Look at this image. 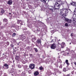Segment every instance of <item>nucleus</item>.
I'll return each mask as SVG.
<instances>
[{"instance_id": "nucleus-56", "label": "nucleus", "mask_w": 76, "mask_h": 76, "mask_svg": "<svg viewBox=\"0 0 76 76\" xmlns=\"http://www.w3.org/2000/svg\"><path fill=\"white\" fill-rule=\"evenodd\" d=\"M67 56H70V54H69V55H67Z\"/></svg>"}, {"instance_id": "nucleus-63", "label": "nucleus", "mask_w": 76, "mask_h": 76, "mask_svg": "<svg viewBox=\"0 0 76 76\" xmlns=\"http://www.w3.org/2000/svg\"><path fill=\"white\" fill-rule=\"evenodd\" d=\"M14 61H13V62L14 63Z\"/></svg>"}, {"instance_id": "nucleus-16", "label": "nucleus", "mask_w": 76, "mask_h": 76, "mask_svg": "<svg viewBox=\"0 0 76 76\" xmlns=\"http://www.w3.org/2000/svg\"><path fill=\"white\" fill-rule=\"evenodd\" d=\"M39 75V72H38L37 71L35 72L34 73V75L35 76H37V75Z\"/></svg>"}, {"instance_id": "nucleus-42", "label": "nucleus", "mask_w": 76, "mask_h": 76, "mask_svg": "<svg viewBox=\"0 0 76 76\" xmlns=\"http://www.w3.org/2000/svg\"><path fill=\"white\" fill-rule=\"evenodd\" d=\"M8 24V23H6L5 24V26H7V25Z\"/></svg>"}, {"instance_id": "nucleus-58", "label": "nucleus", "mask_w": 76, "mask_h": 76, "mask_svg": "<svg viewBox=\"0 0 76 76\" xmlns=\"http://www.w3.org/2000/svg\"><path fill=\"white\" fill-rule=\"evenodd\" d=\"M9 14H10V15L11 14V13H10Z\"/></svg>"}, {"instance_id": "nucleus-57", "label": "nucleus", "mask_w": 76, "mask_h": 76, "mask_svg": "<svg viewBox=\"0 0 76 76\" xmlns=\"http://www.w3.org/2000/svg\"><path fill=\"white\" fill-rule=\"evenodd\" d=\"M4 76H7L6 75H5Z\"/></svg>"}, {"instance_id": "nucleus-28", "label": "nucleus", "mask_w": 76, "mask_h": 76, "mask_svg": "<svg viewBox=\"0 0 76 76\" xmlns=\"http://www.w3.org/2000/svg\"><path fill=\"white\" fill-rule=\"evenodd\" d=\"M10 46L11 47H13H13H14V45H13V44H11L10 45Z\"/></svg>"}, {"instance_id": "nucleus-48", "label": "nucleus", "mask_w": 76, "mask_h": 76, "mask_svg": "<svg viewBox=\"0 0 76 76\" xmlns=\"http://www.w3.org/2000/svg\"><path fill=\"white\" fill-rule=\"evenodd\" d=\"M65 4H68L67 2H65Z\"/></svg>"}, {"instance_id": "nucleus-2", "label": "nucleus", "mask_w": 76, "mask_h": 76, "mask_svg": "<svg viewBox=\"0 0 76 76\" xmlns=\"http://www.w3.org/2000/svg\"><path fill=\"white\" fill-rule=\"evenodd\" d=\"M35 64H31L29 66V67L31 69H34L35 68Z\"/></svg>"}, {"instance_id": "nucleus-21", "label": "nucleus", "mask_w": 76, "mask_h": 76, "mask_svg": "<svg viewBox=\"0 0 76 76\" xmlns=\"http://www.w3.org/2000/svg\"><path fill=\"white\" fill-rule=\"evenodd\" d=\"M61 16H62L63 17H65L66 16V14L65 13H64L63 14H62L61 15Z\"/></svg>"}, {"instance_id": "nucleus-6", "label": "nucleus", "mask_w": 76, "mask_h": 76, "mask_svg": "<svg viewBox=\"0 0 76 76\" xmlns=\"http://www.w3.org/2000/svg\"><path fill=\"white\" fill-rule=\"evenodd\" d=\"M21 39L22 40L25 39L26 38V36H25V35H21Z\"/></svg>"}, {"instance_id": "nucleus-19", "label": "nucleus", "mask_w": 76, "mask_h": 76, "mask_svg": "<svg viewBox=\"0 0 76 76\" xmlns=\"http://www.w3.org/2000/svg\"><path fill=\"white\" fill-rule=\"evenodd\" d=\"M65 62L66 63V64H67V65H69V61H68V60H66Z\"/></svg>"}, {"instance_id": "nucleus-64", "label": "nucleus", "mask_w": 76, "mask_h": 76, "mask_svg": "<svg viewBox=\"0 0 76 76\" xmlns=\"http://www.w3.org/2000/svg\"><path fill=\"white\" fill-rule=\"evenodd\" d=\"M19 72H20V70H19Z\"/></svg>"}, {"instance_id": "nucleus-59", "label": "nucleus", "mask_w": 76, "mask_h": 76, "mask_svg": "<svg viewBox=\"0 0 76 76\" xmlns=\"http://www.w3.org/2000/svg\"><path fill=\"white\" fill-rule=\"evenodd\" d=\"M71 43H70L69 44L70 45L71 44Z\"/></svg>"}, {"instance_id": "nucleus-31", "label": "nucleus", "mask_w": 76, "mask_h": 76, "mask_svg": "<svg viewBox=\"0 0 76 76\" xmlns=\"http://www.w3.org/2000/svg\"><path fill=\"white\" fill-rule=\"evenodd\" d=\"M34 50H35L36 52H38V49L37 48H34Z\"/></svg>"}, {"instance_id": "nucleus-12", "label": "nucleus", "mask_w": 76, "mask_h": 76, "mask_svg": "<svg viewBox=\"0 0 76 76\" xmlns=\"http://www.w3.org/2000/svg\"><path fill=\"white\" fill-rule=\"evenodd\" d=\"M7 4H9L10 5H11V4H12V0H9Z\"/></svg>"}, {"instance_id": "nucleus-29", "label": "nucleus", "mask_w": 76, "mask_h": 76, "mask_svg": "<svg viewBox=\"0 0 76 76\" xmlns=\"http://www.w3.org/2000/svg\"><path fill=\"white\" fill-rule=\"evenodd\" d=\"M18 68H21V67H22L21 65H20V64H19L18 65Z\"/></svg>"}, {"instance_id": "nucleus-61", "label": "nucleus", "mask_w": 76, "mask_h": 76, "mask_svg": "<svg viewBox=\"0 0 76 76\" xmlns=\"http://www.w3.org/2000/svg\"><path fill=\"white\" fill-rule=\"evenodd\" d=\"M67 54H69V53H67Z\"/></svg>"}, {"instance_id": "nucleus-17", "label": "nucleus", "mask_w": 76, "mask_h": 76, "mask_svg": "<svg viewBox=\"0 0 76 76\" xmlns=\"http://www.w3.org/2000/svg\"><path fill=\"white\" fill-rule=\"evenodd\" d=\"M14 72V69H12L10 71V73H13Z\"/></svg>"}, {"instance_id": "nucleus-34", "label": "nucleus", "mask_w": 76, "mask_h": 76, "mask_svg": "<svg viewBox=\"0 0 76 76\" xmlns=\"http://www.w3.org/2000/svg\"><path fill=\"white\" fill-rule=\"evenodd\" d=\"M39 69L40 70H42V69H43V68L41 66L39 67Z\"/></svg>"}, {"instance_id": "nucleus-33", "label": "nucleus", "mask_w": 76, "mask_h": 76, "mask_svg": "<svg viewBox=\"0 0 76 76\" xmlns=\"http://www.w3.org/2000/svg\"><path fill=\"white\" fill-rule=\"evenodd\" d=\"M4 22H7V20L6 19H4Z\"/></svg>"}, {"instance_id": "nucleus-32", "label": "nucleus", "mask_w": 76, "mask_h": 76, "mask_svg": "<svg viewBox=\"0 0 76 76\" xmlns=\"http://www.w3.org/2000/svg\"><path fill=\"white\" fill-rule=\"evenodd\" d=\"M27 67H28V66H24V68L25 69H26L27 68Z\"/></svg>"}, {"instance_id": "nucleus-7", "label": "nucleus", "mask_w": 76, "mask_h": 76, "mask_svg": "<svg viewBox=\"0 0 76 76\" xmlns=\"http://www.w3.org/2000/svg\"><path fill=\"white\" fill-rule=\"evenodd\" d=\"M64 9H62L61 10L60 13V15H63V14H64Z\"/></svg>"}, {"instance_id": "nucleus-3", "label": "nucleus", "mask_w": 76, "mask_h": 76, "mask_svg": "<svg viewBox=\"0 0 76 76\" xmlns=\"http://www.w3.org/2000/svg\"><path fill=\"white\" fill-rule=\"evenodd\" d=\"M74 21H76V20H75V19H74V18H72L71 20H68L67 21V23H72V22H74Z\"/></svg>"}, {"instance_id": "nucleus-54", "label": "nucleus", "mask_w": 76, "mask_h": 76, "mask_svg": "<svg viewBox=\"0 0 76 76\" xmlns=\"http://www.w3.org/2000/svg\"><path fill=\"white\" fill-rule=\"evenodd\" d=\"M58 41H60V39H59L58 40Z\"/></svg>"}, {"instance_id": "nucleus-30", "label": "nucleus", "mask_w": 76, "mask_h": 76, "mask_svg": "<svg viewBox=\"0 0 76 76\" xmlns=\"http://www.w3.org/2000/svg\"><path fill=\"white\" fill-rule=\"evenodd\" d=\"M74 13L76 16V9H75V10L74 12Z\"/></svg>"}, {"instance_id": "nucleus-43", "label": "nucleus", "mask_w": 76, "mask_h": 76, "mask_svg": "<svg viewBox=\"0 0 76 76\" xmlns=\"http://www.w3.org/2000/svg\"><path fill=\"white\" fill-rule=\"evenodd\" d=\"M73 63H74V64H75V66H76V62H74Z\"/></svg>"}, {"instance_id": "nucleus-25", "label": "nucleus", "mask_w": 76, "mask_h": 76, "mask_svg": "<svg viewBox=\"0 0 76 76\" xmlns=\"http://www.w3.org/2000/svg\"><path fill=\"white\" fill-rule=\"evenodd\" d=\"M58 62H59V63H62V61H61V59H58Z\"/></svg>"}, {"instance_id": "nucleus-44", "label": "nucleus", "mask_w": 76, "mask_h": 76, "mask_svg": "<svg viewBox=\"0 0 76 76\" xmlns=\"http://www.w3.org/2000/svg\"><path fill=\"white\" fill-rule=\"evenodd\" d=\"M26 29H27V28H24L23 30V31H24V30H26Z\"/></svg>"}, {"instance_id": "nucleus-15", "label": "nucleus", "mask_w": 76, "mask_h": 76, "mask_svg": "<svg viewBox=\"0 0 76 76\" xmlns=\"http://www.w3.org/2000/svg\"><path fill=\"white\" fill-rule=\"evenodd\" d=\"M26 75V73H25V72H23L21 74V76H25Z\"/></svg>"}, {"instance_id": "nucleus-47", "label": "nucleus", "mask_w": 76, "mask_h": 76, "mask_svg": "<svg viewBox=\"0 0 76 76\" xmlns=\"http://www.w3.org/2000/svg\"><path fill=\"white\" fill-rule=\"evenodd\" d=\"M2 74V73H1V72H0V76H1Z\"/></svg>"}, {"instance_id": "nucleus-13", "label": "nucleus", "mask_w": 76, "mask_h": 76, "mask_svg": "<svg viewBox=\"0 0 76 76\" xmlns=\"http://www.w3.org/2000/svg\"><path fill=\"white\" fill-rule=\"evenodd\" d=\"M19 26L17 25L15 26V28L17 31H18L19 29Z\"/></svg>"}, {"instance_id": "nucleus-62", "label": "nucleus", "mask_w": 76, "mask_h": 76, "mask_svg": "<svg viewBox=\"0 0 76 76\" xmlns=\"http://www.w3.org/2000/svg\"><path fill=\"white\" fill-rule=\"evenodd\" d=\"M13 18H15V16H13Z\"/></svg>"}, {"instance_id": "nucleus-14", "label": "nucleus", "mask_w": 76, "mask_h": 76, "mask_svg": "<svg viewBox=\"0 0 76 76\" xmlns=\"http://www.w3.org/2000/svg\"><path fill=\"white\" fill-rule=\"evenodd\" d=\"M37 42L38 44H41V40L39 39H38L37 41Z\"/></svg>"}, {"instance_id": "nucleus-11", "label": "nucleus", "mask_w": 76, "mask_h": 76, "mask_svg": "<svg viewBox=\"0 0 76 76\" xmlns=\"http://www.w3.org/2000/svg\"><path fill=\"white\" fill-rule=\"evenodd\" d=\"M49 9L51 10H53V11H54V8L53 7L50 6L49 7Z\"/></svg>"}, {"instance_id": "nucleus-38", "label": "nucleus", "mask_w": 76, "mask_h": 76, "mask_svg": "<svg viewBox=\"0 0 76 76\" xmlns=\"http://www.w3.org/2000/svg\"><path fill=\"white\" fill-rule=\"evenodd\" d=\"M20 23V20H18V23Z\"/></svg>"}, {"instance_id": "nucleus-22", "label": "nucleus", "mask_w": 76, "mask_h": 76, "mask_svg": "<svg viewBox=\"0 0 76 76\" xmlns=\"http://www.w3.org/2000/svg\"><path fill=\"white\" fill-rule=\"evenodd\" d=\"M16 74H17L16 72H15L14 74H12L11 75L12 76H16Z\"/></svg>"}, {"instance_id": "nucleus-49", "label": "nucleus", "mask_w": 76, "mask_h": 76, "mask_svg": "<svg viewBox=\"0 0 76 76\" xmlns=\"http://www.w3.org/2000/svg\"><path fill=\"white\" fill-rule=\"evenodd\" d=\"M27 34H29V31H27Z\"/></svg>"}, {"instance_id": "nucleus-50", "label": "nucleus", "mask_w": 76, "mask_h": 76, "mask_svg": "<svg viewBox=\"0 0 76 76\" xmlns=\"http://www.w3.org/2000/svg\"><path fill=\"white\" fill-rule=\"evenodd\" d=\"M22 63H23V64H25V62H22Z\"/></svg>"}, {"instance_id": "nucleus-18", "label": "nucleus", "mask_w": 76, "mask_h": 76, "mask_svg": "<svg viewBox=\"0 0 76 76\" xmlns=\"http://www.w3.org/2000/svg\"><path fill=\"white\" fill-rule=\"evenodd\" d=\"M64 11L65 13H66H66H68V12L67 10L64 9Z\"/></svg>"}, {"instance_id": "nucleus-9", "label": "nucleus", "mask_w": 76, "mask_h": 76, "mask_svg": "<svg viewBox=\"0 0 76 76\" xmlns=\"http://www.w3.org/2000/svg\"><path fill=\"white\" fill-rule=\"evenodd\" d=\"M42 2L44 3H48V0H41Z\"/></svg>"}, {"instance_id": "nucleus-39", "label": "nucleus", "mask_w": 76, "mask_h": 76, "mask_svg": "<svg viewBox=\"0 0 76 76\" xmlns=\"http://www.w3.org/2000/svg\"><path fill=\"white\" fill-rule=\"evenodd\" d=\"M54 70L55 72H57V69H54Z\"/></svg>"}, {"instance_id": "nucleus-45", "label": "nucleus", "mask_w": 76, "mask_h": 76, "mask_svg": "<svg viewBox=\"0 0 76 76\" xmlns=\"http://www.w3.org/2000/svg\"><path fill=\"white\" fill-rule=\"evenodd\" d=\"M73 33H72L71 34V36H73Z\"/></svg>"}, {"instance_id": "nucleus-35", "label": "nucleus", "mask_w": 76, "mask_h": 76, "mask_svg": "<svg viewBox=\"0 0 76 76\" xmlns=\"http://www.w3.org/2000/svg\"><path fill=\"white\" fill-rule=\"evenodd\" d=\"M13 36V37H15V35H16V33H14L13 34H12Z\"/></svg>"}, {"instance_id": "nucleus-5", "label": "nucleus", "mask_w": 76, "mask_h": 76, "mask_svg": "<svg viewBox=\"0 0 76 76\" xmlns=\"http://www.w3.org/2000/svg\"><path fill=\"white\" fill-rule=\"evenodd\" d=\"M56 45L54 44H52L51 46V49H55L56 48Z\"/></svg>"}, {"instance_id": "nucleus-52", "label": "nucleus", "mask_w": 76, "mask_h": 76, "mask_svg": "<svg viewBox=\"0 0 76 76\" xmlns=\"http://www.w3.org/2000/svg\"><path fill=\"white\" fill-rule=\"evenodd\" d=\"M58 58H60V57L59 56Z\"/></svg>"}, {"instance_id": "nucleus-1", "label": "nucleus", "mask_w": 76, "mask_h": 76, "mask_svg": "<svg viewBox=\"0 0 76 76\" xmlns=\"http://www.w3.org/2000/svg\"><path fill=\"white\" fill-rule=\"evenodd\" d=\"M59 3L60 4H59L57 2L56 3L54 6V7L56 9H59L60 5H62L63 4V1L61 2V1H60Z\"/></svg>"}, {"instance_id": "nucleus-36", "label": "nucleus", "mask_w": 76, "mask_h": 76, "mask_svg": "<svg viewBox=\"0 0 76 76\" xmlns=\"http://www.w3.org/2000/svg\"><path fill=\"white\" fill-rule=\"evenodd\" d=\"M63 71L64 72H66V68H64Z\"/></svg>"}, {"instance_id": "nucleus-20", "label": "nucleus", "mask_w": 76, "mask_h": 76, "mask_svg": "<svg viewBox=\"0 0 76 76\" xmlns=\"http://www.w3.org/2000/svg\"><path fill=\"white\" fill-rule=\"evenodd\" d=\"M48 74H49V75H50L51 74V72H50V70H48Z\"/></svg>"}, {"instance_id": "nucleus-8", "label": "nucleus", "mask_w": 76, "mask_h": 76, "mask_svg": "<svg viewBox=\"0 0 76 76\" xmlns=\"http://www.w3.org/2000/svg\"><path fill=\"white\" fill-rule=\"evenodd\" d=\"M65 45V43L63 42L62 43L61 45V48H63L64 47Z\"/></svg>"}, {"instance_id": "nucleus-46", "label": "nucleus", "mask_w": 76, "mask_h": 76, "mask_svg": "<svg viewBox=\"0 0 76 76\" xmlns=\"http://www.w3.org/2000/svg\"><path fill=\"white\" fill-rule=\"evenodd\" d=\"M51 42H54V40L53 39H52L51 41Z\"/></svg>"}, {"instance_id": "nucleus-27", "label": "nucleus", "mask_w": 76, "mask_h": 76, "mask_svg": "<svg viewBox=\"0 0 76 76\" xmlns=\"http://www.w3.org/2000/svg\"><path fill=\"white\" fill-rule=\"evenodd\" d=\"M65 18V20L66 21V22L68 21V20H69L68 18H66L65 17H64Z\"/></svg>"}, {"instance_id": "nucleus-10", "label": "nucleus", "mask_w": 76, "mask_h": 76, "mask_svg": "<svg viewBox=\"0 0 76 76\" xmlns=\"http://www.w3.org/2000/svg\"><path fill=\"white\" fill-rule=\"evenodd\" d=\"M15 60H16V61H19V60H20V57L18 56H16L15 57Z\"/></svg>"}, {"instance_id": "nucleus-37", "label": "nucleus", "mask_w": 76, "mask_h": 76, "mask_svg": "<svg viewBox=\"0 0 76 76\" xmlns=\"http://www.w3.org/2000/svg\"><path fill=\"white\" fill-rule=\"evenodd\" d=\"M65 26H68V24H67V23H66L65 24Z\"/></svg>"}, {"instance_id": "nucleus-60", "label": "nucleus", "mask_w": 76, "mask_h": 76, "mask_svg": "<svg viewBox=\"0 0 76 76\" xmlns=\"http://www.w3.org/2000/svg\"><path fill=\"white\" fill-rule=\"evenodd\" d=\"M34 39H35V37H34Z\"/></svg>"}, {"instance_id": "nucleus-53", "label": "nucleus", "mask_w": 76, "mask_h": 76, "mask_svg": "<svg viewBox=\"0 0 76 76\" xmlns=\"http://www.w3.org/2000/svg\"><path fill=\"white\" fill-rule=\"evenodd\" d=\"M37 32H38V31H39V30H38V29H37Z\"/></svg>"}, {"instance_id": "nucleus-24", "label": "nucleus", "mask_w": 76, "mask_h": 76, "mask_svg": "<svg viewBox=\"0 0 76 76\" xmlns=\"http://www.w3.org/2000/svg\"><path fill=\"white\" fill-rule=\"evenodd\" d=\"M76 3L75 2H73L72 3H71L70 4L71 5H72V6H75V4Z\"/></svg>"}, {"instance_id": "nucleus-55", "label": "nucleus", "mask_w": 76, "mask_h": 76, "mask_svg": "<svg viewBox=\"0 0 76 76\" xmlns=\"http://www.w3.org/2000/svg\"><path fill=\"white\" fill-rule=\"evenodd\" d=\"M75 6L76 7V2L75 3Z\"/></svg>"}, {"instance_id": "nucleus-26", "label": "nucleus", "mask_w": 76, "mask_h": 76, "mask_svg": "<svg viewBox=\"0 0 76 76\" xmlns=\"http://www.w3.org/2000/svg\"><path fill=\"white\" fill-rule=\"evenodd\" d=\"M29 56L31 58H33V57H34V56H33V55H32V54H29Z\"/></svg>"}, {"instance_id": "nucleus-4", "label": "nucleus", "mask_w": 76, "mask_h": 76, "mask_svg": "<svg viewBox=\"0 0 76 76\" xmlns=\"http://www.w3.org/2000/svg\"><path fill=\"white\" fill-rule=\"evenodd\" d=\"M4 69H9V65H7V64H4V66L2 67Z\"/></svg>"}, {"instance_id": "nucleus-40", "label": "nucleus", "mask_w": 76, "mask_h": 76, "mask_svg": "<svg viewBox=\"0 0 76 76\" xmlns=\"http://www.w3.org/2000/svg\"><path fill=\"white\" fill-rule=\"evenodd\" d=\"M20 22H21V23H22V22H23L22 21L20 20V23L21 25H22V23H20Z\"/></svg>"}, {"instance_id": "nucleus-41", "label": "nucleus", "mask_w": 76, "mask_h": 76, "mask_svg": "<svg viewBox=\"0 0 76 76\" xmlns=\"http://www.w3.org/2000/svg\"><path fill=\"white\" fill-rule=\"evenodd\" d=\"M28 7H29V8H31V5H28Z\"/></svg>"}, {"instance_id": "nucleus-23", "label": "nucleus", "mask_w": 76, "mask_h": 76, "mask_svg": "<svg viewBox=\"0 0 76 76\" xmlns=\"http://www.w3.org/2000/svg\"><path fill=\"white\" fill-rule=\"evenodd\" d=\"M4 12V10L1 9V13H3Z\"/></svg>"}, {"instance_id": "nucleus-51", "label": "nucleus", "mask_w": 76, "mask_h": 76, "mask_svg": "<svg viewBox=\"0 0 76 76\" xmlns=\"http://www.w3.org/2000/svg\"><path fill=\"white\" fill-rule=\"evenodd\" d=\"M67 76H70V75L69 74H68L67 75Z\"/></svg>"}]
</instances>
